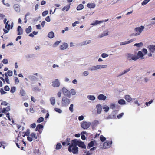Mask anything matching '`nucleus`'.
Masks as SVG:
<instances>
[{"label":"nucleus","instance_id":"25","mask_svg":"<svg viewBox=\"0 0 155 155\" xmlns=\"http://www.w3.org/2000/svg\"><path fill=\"white\" fill-rule=\"evenodd\" d=\"M107 65H98L95 66L96 70L106 67Z\"/></svg>","mask_w":155,"mask_h":155},{"label":"nucleus","instance_id":"47","mask_svg":"<svg viewBox=\"0 0 155 155\" xmlns=\"http://www.w3.org/2000/svg\"><path fill=\"white\" fill-rule=\"evenodd\" d=\"M103 21H98V20H96L95 22V23L94 24H93L92 25H94L95 24H100V23H102V22H103Z\"/></svg>","mask_w":155,"mask_h":155},{"label":"nucleus","instance_id":"53","mask_svg":"<svg viewBox=\"0 0 155 155\" xmlns=\"http://www.w3.org/2000/svg\"><path fill=\"white\" fill-rule=\"evenodd\" d=\"M153 100H151L148 102H146L145 103V104L147 106H148L149 104H151L153 102Z\"/></svg>","mask_w":155,"mask_h":155},{"label":"nucleus","instance_id":"20","mask_svg":"<svg viewBox=\"0 0 155 155\" xmlns=\"http://www.w3.org/2000/svg\"><path fill=\"white\" fill-rule=\"evenodd\" d=\"M94 142H95V141H91L88 144V146H87V148L89 149L90 147L93 146Z\"/></svg>","mask_w":155,"mask_h":155},{"label":"nucleus","instance_id":"7","mask_svg":"<svg viewBox=\"0 0 155 155\" xmlns=\"http://www.w3.org/2000/svg\"><path fill=\"white\" fill-rule=\"evenodd\" d=\"M62 91L64 95L66 96L69 98L71 97V92L70 91L68 90L65 87H63L62 89Z\"/></svg>","mask_w":155,"mask_h":155},{"label":"nucleus","instance_id":"31","mask_svg":"<svg viewBox=\"0 0 155 155\" xmlns=\"http://www.w3.org/2000/svg\"><path fill=\"white\" fill-rule=\"evenodd\" d=\"M20 93L22 96H24L25 95L26 93L25 90L22 88H21L20 91Z\"/></svg>","mask_w":155,"mask_h":155},{"label":"nucleus","instance_id":"62","mask_svg":"<svg viewBox=\"0 0 155 155\" xmlns=\"http://www.w3.org/2000/svg\"><path fill=\"white\" fill-rule=\"evenodd\" d=\"M115 107V104H111L110 106V108L113 109H114Z\"/></svg>","mask_w":155,"mask_h":155},{"label":"nucleus","instance_id":"22","mask_svg":"<svg viewBox=\"0 0 155 155\" xmlns=\"http://www.w3.org/2000/svg\"><path fill=\"white\" fill-rule=\"evenodd\" d=\"M125 98L126 100L128 102H130L132 100L131 97L128 95H127L125 96Z\"/></svg>","mask_w":155,"mask_h":155},{"label":"nucleus","instance_id":"38","mask_svg":"<svg viewBox=\"0 0 155 155\" xmlns=\"http://www.w3.org/2000/svg\"><path fill=\"white\" fill-rule=\"evenodd\" d=\"M100 139L101 141L102 142H104L106 140V138L104 137L102 135H101L100 136Z\"/></svg>","mask_w":155,"mask_h":155},{"label":"nucleus","instance_id":"64","mask_svg":"<svg viewBox=\"0 0 155 155\" xmlns=\"http://www.w3.org/2000/svg\"><path fill=\"white\" fill-rule=\"evenodd\" d=\"M45 20L48 22H49L50 21V19L49 16H47L45 19Z\"/></svg>","mask_w":155,"mask_h":155},{"label":"nucleus","instance_id":"43","mask_svg":"<svg viewBox=\"0 0 155 155\" xmlns=\"http://www.w3.org/2000/svg\"><path fill=\"white\" fill-rule=\"evenodd\" d=\"M62 147V146L60 143H58L56 145V149L59 150L61 149Z\"/></svg>","mask_w":155,"mask_h":155},{"label":"nucleus","instance_id":"26","mask_svg":"<svg viewBox=\"0 0 155 155\" xmlns=\"http://www.w3.org/2000/svg\"><path fill=\"white\" fill-rule=\"evenodd\" d=\"M99 124V122L98 121L95 120L93 121L92 123V127H95L97 125Z\"/></svg>","mask_w":155,"mask_h":155},{"label":"nucleus","instance_id":"33","mask_svg":"<svg viewBox=\"0 0 155 155\" xmlns=\"http://www.w3.org/2000/svg\"><path fill=\"white\" fill-rule=\"evenodd\" d=\"M118 103L120 104H125V101L123 99H120L118 101Z\"/></svg>","mask_w":155,"mask_h":155},{"label":"nucleus","instance_id":"4","mask_svg":"<svg viewBox=\"0 0 155 155\" xmlns=\"http://www.w3.org/2000/svg\"><path fill=\"white\" fill-rule=\"evenodd\" d=\"M70 100L66 97H63L62 98L61 103L63 106H66L70 104Z\"/></svg>","mask_w":155,"mask_h":155},{"label":"nucleus","instance_id":"58","mask_svg":"<svg viewBox=\"0 0 155 155\" xmlns=\"http://www.w3.org/2000/svg\"><path fill=\"white\" fill-rule=\"evenodd\" d=\"M124 115L123 113H121L120 114H119L117 116V117L118 119L120 118L122 116Z\"/></svg>","mask_w":155,"mask_h":155},{"label":"nucleus","instance_id":"32","mask_svg":"<svg viewBox=\"0 0 155 155\" xmlns=\"http://www.w3.org/2000/svg\"><path fill=\"white\" fill-rule=\"evenodd\" d=\"M84 8L83 5L82 4H79L77 8L78 10H80L83 9Z\"/></svg>","mask_w":155,"mask_h":155},{"label":"nucleus","instance_id":"51","mask_svg":"<svg viewBox=\"0 0 155 155\" xmlns=\"http://www.w3.org/2000/svg\"><path fill=\"white\" fill-rule=\"evenodd\" d=\"M48 13V11H44L42 13V15L43 16H45L46 15H47Z\"/></svg>","mask_w":155,"mask_h":155},{"label":"nucleus","instance_id":"45","mask_svg":"<svg viewBox=\"0 0 155 155\" xmlns=\"http://www.w3.org/2000/svg\"><path fill=\"white\" fill-rule=\"evenodd\" d=\"M91 42V40H88V41H84L83 42V44L81 45H86L87 44H88Z\"/></svg>","mask_w":155,"mask_h":155},{"label":"nucleus","instance_id":"36","mask_svg":"<svg viewBox=\"0 0 155 155\" xmlns=\"http://www.w3.org/2000/svg\"><path fill=\"white\" fill-rule=\"evenodd\" d=\"M143 45V44L142 42H140L139 43H136L134 45V46H136L138 47H140Z\"/></svg>","mask_w":155,"mask_h":155},{"label":"nucleus","instance_id":"12","mask_svg":"<svg viewBox=\"0 0 155 155\" xmlns=\"http://www.w3.org/2000/svg\"><path fill=\"white\" fill-rule=\"evenodd\" d=\"M135 40V38H134V39H130V40L128 41L123 42H122L120 43V45H124L127 44H129L130 43L133 42V41H134Z\"/></svg>","mask_w":155,"mask_h":155},{"label":"nucleus","instance_id":"34","mask_svg":"<svg viewBox=\"0 0 155 155\" xmlns=\"http://www.w3.org/2000/svg\"><path fill=\"white\" fill-rule=\"evenodd\" d=\"M70 7V5L65 6L63 8L62 10L63 11L66 10V11H67L69 9Z\"/></svg>","mask_w":155,"mask_h":155},{"label":"nucleus","instance_id":"28","mask_svg":"<svg viewBox=\"0 0 155 155\" xmlns=\"http://www.w3.org/2000/svg\"><path fill=\"white\" fill-rule=\"evenodd\" d=\"M0 79L2 80L4 83L5 81L8 84L10 83L9 78L4 79L2 77H0Z\"/></svg>","mask_w":155,"mask_h":155},{"label":"nucleus","instance_id":"5","mask_svg":"<svg viewBox=\"0 0 155 155\" xmlns=\"http://www.w3.org/2000/svg\"><path fill=\"white\" fill-rule=\"evenodd\" d=\"M91 124V123L89 122L84 121L81 123V125L82 128L84 129H87L90 127Z\"/></svg>","mask_w":155,"mask_h":155},{"label":"nucleus","instance_id":"42","mask_svg":"<svg viewBox=\"0 0 155 155\" xmlns=\"http://www.w3.org/2000/svg\"><path fill=\"white\" fill-rule=\"evenodd\" d=\"M73 104H71L69 107V110L71 112H73Z\"/></svg>","mask_w":155,"mask_h":155},{"label":"nucleus","instance_id":"23","mask_svg":"<svg viewBox=\"0 0 155 155\" xmlns=\"http://www.w3.org/2000/svg\"><path fill=\"white\" fill-rule=\"evenodd\" d=\"M32 28L31 26H29L28 27L25 29V32L27 34L30 33L31 31Z\"/></svg>","mask_w":155,"mask_h":155},{"label":"nucleus","instance_id":"46","mask_svg":"<svg viewBox=\"0 0 155 155\" xmlns=\"http://www.w3.org/2000/svg\"><path fill=\"white\" fill-rule=\"evenodd\" d=\"M16 88L15 87H11L10 90V92L12 93H14L15 91Z\"/></svg>","mask_w":155,"mask_h":155},{"label":"nucleus","instance_id":"6","mask_svg":"<svg viewBox=\"0 0 155 155\" xmlns=\"http://www.w3.org/2000/svg\"><path fill=\"white\" fill-rule=\"evenodd\" d=\"M127 59L129 60H133L136 61L139 59V57L137 55H134L133 54H128L127 56Z\"/></svg>","mask_w":155,"mask_h":155},{"label":"nucleus","instance_id":"57","mask_svg":"<svg viewBox=\"0 0 155 155\" xmlns=\"http://www.w3.org/2000/svg\"><path fill=\"white\" fill-rule=\"evenodd\" d=\"M2 62L4 64H6L8 63V61L6 59H4L2 60Z\"/></svg>","mask_w":155,"mask_h":155},{"label":"nucleus","instance_id":"54","mask_svg":"<svg viewBox=\"0 0 155 155\" xmlns=\"http://www.w3.org/2000/svg\"><path fill=\"white\" fill-rule=\"evenodd\" d=\"M4 89L6 91H8L10 90V88L8 86L6 85L5 86Z\"/></svg>","mask_w":155,"mask_h":155},{"label":"nucleus","instance_id":"15","mask_svg":"<svg viewBox=\"0 0 155 155\" xmlns=\"http://www.w3.org/2000/svg\"><path fill=\"white\" fill-rule=\"evenodd\" d=\"M106 98L107 97L101 94L99 95L97 97L98 99L99 100H105L106 99Z\"/></svg>","mask_w":155,"mask_h":155},{"label":"nucleus","instance_id":"8","mask_svg":"<svg viewBox=\"0 0 155 155\" xmlns=\"http://www.w3.org/2000/svg\"><path fill=\"white\" fill-rule=\"evenodd\" d=\"M29 135V133H27L25 132H20L19 133L18 137H17L16 139H18V140H19V138L20 140H21V137H21H25V136H28Z\"/></svg>","mask_w":155,"mask_h":155},{"label":"nucleus","instance_id":"52","mask_svg":"<svg viewBox=\"0 0 155 155\" xmlns=\"http://www.w3.org/2000/svg\"><path fill=\"white\" fill-rule=\"evenodd\" d=\"M70 92L71 93V94H72V95H75L76 94V93L75 90L73 89H71V90Z\"/></svg>","mask_w":155,"mask_h":155},{"label":"nucleus","instance_id":"63","mask_svg":"<svg viewBox=\"0 0 155 155\" xmlns=\"http://www.w3.org/2000/svg\"><path fill=\"white\" fill-rule=\"evenodd\" d=\"M108 56V55L107 54L105 53H103L101 54V56L103 58H106Z\"/></svg>","mask_w":155,"mask_h":155},{"label":"nucleus","instance_id":"41","mask_svg":"<svg viewBox=\"0 0 155 155\" xmlns=\"http://www.w3.org/2000/svg\"><path fill=\"white\" fill-rule=\"evenodd\" d=\"M44 120V118L42 117H41L39 118L37 120V122L40 123L43 121Z\"/></svg>","mask_w":155,"mask_h":155},{"label":"nucleus","instance_id":"48","mask_svg":"<svg viewBox=\"0 0 155 155\" xmlns=\"http://www.w3.org/2000/svg\"><path fill=\"white\" fill-rule=\"evenodd\" d=\"M70 138H67L66 139L65 142L67 143V145H69L70 144Z\"/></svg>","mask_w":155,"mask_h":155},{"label":"nucleus","instance_id":"18","mask_svg":"<svg viewBox=\"0 0 155 155\" xmlns=\"http://www.w3.org/2000/svg\"><path fill=\"white\" fill-rule=\"evenodd\" d=\"M13 8L17 12H19L20 8L18 4H15L14 5Z\"/></svg>","mask_w":155,"mask_h":155},{"label":"nucleus","instance_id":"10","mask_svg":"<svg viewBox=\"0 0 155 155\" xmlns=\"http://www.w3.org/2000/svg\"><path fill=\"white\" fill-rule=\"evenodd\" d=\"M112 143V141H110L109 142H105L103 143V147L104 149L109 148L110 147Z\"/></svg>","mask_w":155,"mask_h":155},{"label":"nucleus","instance_id":"55","mask_svg":"<svg viewBox=\"0 0 155 155\" xmlns=\"http://www.w3.org/2000/svg\"><path fill=\"white\" fill-rule=\"evenodd\" d=\"M0 92L1 93V94L3 95L6 93V92H5L3 89L2 88L0 89Z\"/></svg>","mask_w":155,"mask_h":155},{"label":"nucleus","instance_id":"2","mask_svg":"<svg viewBox=\"0 0 155 155\" xmlns=\"http://www.w3.org/2000/svg\"><path fill=\"white\" fill-rule=\"evenodd\" d=\"M144 27L143 26H141L140 27H137L135 28V30L137 32L135 34H133L130 35L131 36H137L139 35L142 32L143 30L144 29Z\"/></svg>","mask_w":155,"mask_h":155},{"label":"nucleus","instance_id":"16","mask_svg":"<svg viewBox=\"0 0 155 155\" xmlns=\"http://www.w3.org/2000/svg\"><path fill=\"white\" fill-rule=\"evenodd\" d=\"M96 108L97 109V113L98 114L101 113V106L100 104H98L96 105Z\"/></svg>","mask_w":155,"mask_h":155},{"label":"nucleus","instance_id":"27","mask_svg":"<svg viewBox=\"0 0 155 155\" xmlns=\"http://www.w3.org/2000/svg\"><path fill=\"white\" fill-rule=\"evenodd\" d=\"M9 22V21H8L6 23L5 28L6 29H7L8 30H9L10 29V25L8 23Z\"/></svg>","mask_w":155,"mask_h":155},{"label":"nucleus","instance_id":"37","mask_svg":"<svg viewBox=\"0 0 155 155\" xmlns=\"http://www.w3.org/2000/svg\"><path fill=\"white\" fill-rule=\"evenodd\" d=\"M130 68H128V69H127V70H125L124 72H122L121 74L119 75L118 76H120L121 75H122L124 74H125V73H127V72H129V71H130Z\"/></svg>","mask_w":155,"mask_h":155},{"label":"nucleus","instance_id":"9","mask_svg":"<svg viewBox=\"0 0 155 155\" xmlns=\"http://www.w3.org/2000/svg\"><path fill=\"white\" fill-rule=\"evenodd\" d=\"M52 83V85L54 87H58L60 85V82L57 79L53 81Z\"/></svg>","mask_w":155,"mask_h":155},{"label":"nucleus","instance_id":"14","mask_svg":"<svg viewBox=\"0 0 155 155\" xmlns=\"http://www.w3.org/2000/svg\"><path fill=\"white\" fill-rule=\"evenodd\" d=\"M17 31L18 33V35H22L23 33V30L21 27L19 26L18 27Z\"/></svg>","mask_w":155,"mask_h":155},{"label":"nucleus","instance_id":"59","mask_svg":"<svg viewBox=\"0 0 155 155\" xmlns=\"http://www.w3.org/2000/svg\"><path fill=\"white\" fill-rule=\"evenodd\" d=\"M79 21H77L75 22L74 23L72 24V25L73 27H74L76 26V24L79 23Z\"/></svg>","mask_w":155,"mask_h":155},{"label":"nucleus","instance_id":"1","mask_svg":"<svg viewBox=\"0 0 155 155\" xmlns=\"http://www.w3.org/2000/svg\"><path fill=\"white\" fill-rule=\"evenodd\" d=\"M74 140H73L71 142L68 148V150L71 153H72L74 154L78 153V147H77L76 144L74 143Z\"/></svg>","mask_w":155,"mask_h":155},{"label":"nucleus","instance_id":"24","mask_svg":"<svg viewBox=\"0 0 155 155\" xmlns=\"http://www.w3.org/2000/svg\"><path fill=\"white\" fill-rule=\"evenodd\" d=\"M15 142L16 143V145L19 148H20V145L19 144H20L21 143V142L19 141V140L18 139H16L15 140Z\"/></svg>","mask_w":155,"mask_h":155},{"label":"nucleus","instance_id":"61","mask_svg":"<svg viewBox=\"0 0 155 155\" xmlns=\"http://www.w3.org/2000/svg\"><path fill=\"white\" fill-rule=\"evenodd\" d=\"M21 140H20L19 141L21 142V143L22 142L24 144L25 146H26V143L24 141V139L21 137Z\"/></svg>","mask_w":155,"mask_h":155},{"label":"nucleus","instance_id":"56","mask_svg":"<svg viewBox=\"0 0 155 155\" xmlns=\"http://www.w3.org/2000/svg\"><path fill=\"white\" fill-rule=\"evenodd\" d=\"M103 109L104 110V111L107 112L109 110V108L108 106L104 107L103 108Z\"/></svg>","mask_w":155,"mask_h":155},{"label":"nucleus","instance_id":"29","mask_svg":"<svg viewBox=\"0 0 155 155\" xmlns=\"http://www.w3.org/2000/svg\"><path fill=\"white\" fill-rule=\"evenodd\" d=\"M54 36V34L52 31H51L49 32L48 34V37L50 38H52Z\"/></svg>","mask_w":155,"mask_h":155},{"label":"nucleus","instance_id":"19","mask_svg":"<svg viewBox=\"0 0 155 155\" xmlns=\"http://www.w3.org/2000/svg\"><path fill=\"white\" fill-rule=\"evenodd\" d=\"M87 6L90 8H94L95 6V5L94 3H88L87 5Z\"/></svg>","mask_w":155,"mask_h":155},{"label":"nucleus","instance_id":"11","mask_svg":"<svg viewBox=\"0 0 155 155\" xmlns=\"http://www.w3.org/2000/svg\"><path fill=\"white\" fill-rule=\"evenodd\" d=\"M43 128V125H41V124H38L37 125L35 129V131H38V132H39V133L40 134H41V133L42 131H41V132L40 130L41 129H42Z\"/></svg>","mask_w":155,"mask_h":155},{"label":"nucleus","instance_id":"40","mask_svg":"<svg viewBox=\"0 0 155 155\" xmlns=\"http://www.w3.org/2000/svg\"><path fill=\"white\" fill-rule=\"evenodd\" d=\"M150 0H144L142 3V5H145Z\"/></svg>","mask_w":155,"mask_h":155},{"label":"nucleus","instance_id":"17","mask_svg":"<svg viewBox=\"0 0 155 155\" xmlns=\"http://www.w3.org/2000/svg\"><path fill=\"white\" fill-rule=\"evenodd\" d=\"M148 48L151 52L153 53L155 51V45H150L148 46Z\"/></svg>","mask_w":155,"mask_h":155},{"label":"nucleus","instance_id":"35","mask_svg":"<svg viewBox=\"0 0 155 155\" xmlns=\"http://www.w3.org/2000/svg\"><path fill=\"white\" fill-rule=\"evenodd\" d=\"M138 57L139 58H142L144 56V54H143L142 52L141 51H139L137 53Z\"/></svg>","mask_w":155,"mask_h":155},{"label":"nucleus","instance_id":"13","mask_svg":"<svg viewBox=\"0 0 155 155\" xmlns=\"http://www.w3.org/2000/svg\"><path fill=\"white\" fill-rule=\"evenodd\" d=\"M68 47V45L67 43H64L62 45L60 46V48L61 50H64L66 49Z\"/></svg>","mask_w":155,"mask_h":155},{"label":"nucleus","instance_id":"30","mask_svg":"<svg viewBox=\"0 0 155 155\" xmlns=\"http://www.w3.org/2000/svg\"><path fill=\"white\" fill-rule=\"evenodd\" d=\"M50 101L51 104L54 105L55 104V99L54 97H52L50 99Z\"/></svg>","mask_w":155,"mask_h":155},{"label":"nucleus","instance_id":"50","mask_svg":"<svg viewBox=\"0 0 155 155\" xmlns=\"http://www.w3.org/2000/svg\"><path fill=\"white\" fill-rule=\"evenodd\" d=\"M54 110L55 111L59 113H61L62 112V110L59 108H55L54 109Z\"/></svg>","mask_w":155,"mask_h":155},{"label":"nucleus","instance_id":"39","mask_svg":"<svg viewBox=\"0 0 155 155\" xmlns=\"http://www.w3.org/2000/svg\"><path fill=\"white\" fill-rule=\"evenodd\" d=\"M87 98L90 100H94L95 99V97L93 95H90L87 96Z\"/></svg>","mask_w":155,"mask_h":155},{"label":"nucleus","instance_id":"21","mask_svg":"<svg viewBox=\"0 0 155 155\" xmlns=\"http://www.w3.org/2000/svg\"><path fill=\"white\" fill-rule=\"evenodd\" d=\"M30 136L32 138H33L35 139H37L38 138V135H37L36 134L33 132L31 134Z\"/></svg>","mask_w":155,"mask_h":155},{"label":"nucleus","instance_id":"60","mask_svg":"<svg viewBox=\"0 0 155 155\" xmlns=\"http://www.w3.org/2000/svg\"><path fill=\"white\" fill-rule=\"evenodd\" d=\"M27 140L28 141L30 142H31L33 140L32 137L31 136L29 137L28 136L27 137Z\"/></svg>","mask_w":155,"mask_h":155},{"label":"nucleus","instance_id":"44","mask_svg":"<svg viewBox=\"0 0 155 155\" xmlns=\"http://www.w3.org/2000/svg\"><path fill=\"white\" fill-rule=\"evenodd\" d=\"M7 73L8 75L9 76H11L12 75L13 72L11 70H8Z\"/></svg>","mask_w":155,"mask_h":155},{"label":"nucleus","instance_id":"49","mask_svg":"<svg viewBox=\"0 0 155 155\" xmlns=\"http://www.w3.org/2000/svg\"><path fill=\"white\" fill-rule=\"evenodd\" d=\"M14 81L15 83L16 84L19 83V81L18 78L17 77H15L14 78Z\"/></svg>","mask_w":155,"mask_h":155},{"label":"nucleus","instance_id":"3","mask_svg":"<svg viewBox=\"0 0 155 155\" xmlns=\"http://www.w3.org/2000/svg\"><path fill=\"white\" fill-rule=\"evenodd\" d=\"M74 143L76 144L77 146L83 149H85L86 146L85 145L84 143L83 142L78 140L76 139H74Z\"/></svg>","mask_w":155,"mask_h":155}]
</instances>
